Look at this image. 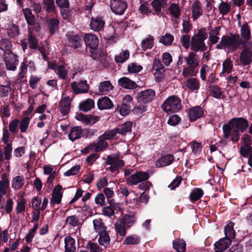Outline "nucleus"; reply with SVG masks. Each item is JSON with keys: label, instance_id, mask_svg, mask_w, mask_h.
<instances>
[{"label": "nucleus", "instance_id": "obj_7", "mask_svg": "<svg viewBox=\"0 0 252 252\" xmlns=\"http://www.w3.org/2000/svg\"><path fill=\"white\" fill-rule=\"evenodd\" d=\"M73 93L76 94H84L89 91V86L86 81H74L70 84Z\"/></svg>", "mask_w": 252, "mask_h": 252}, {"label": "nucleus", "instance_id": "obj_33", "mask_svg": "<svg viewBox=\"0 0 252 252\" xmlns=\"http://www.w3.org/2000/svg\"><path fill=\"white\" fill-rule=\"evenodd\" d=\"M113 89V86L109 81H103L99 85V91L102 94H106Z\"/></svg>", "mask_w": 252, "mask_h": 252}, {"label": "nucleus", "instance_id": "obj_52", "mask_svg": "<svg viewBox=\"0 0 252 252\" xmlns=\"http://www.w3.org/2000/svg\"><path fill=\"white\" fill-rule=\"evenodd\" d=\"M79 223V219L75 215L67 217L65 220V224L73 227L77 226Z\"/></svg>", "mask_w": 252, "mask_h": 252}, {"label": "nucleus", "instance_id": "obj_62", "mask_svg": "<svg viewBox=\"0 0 252 252\" xmlns=\"http://www.w3.org/2000/svg\"><path fill=\"white\" fill-rule=\"evenodd\" d=\"M117 134V130L115 129V128L108 130L105 131L102 135L100 136V139L109 140L114 137Z\"/></svg>", "mask_w": 252, "mask_h": 252}, {"label": "nucleus", "instance_id": "obj_15", "mask_svg": "<svg viewBox=\"0 0 252 252\" xmlns=\"http://www.w3.org/2000/svg\"><path fill=\"white\" fill-rule=\"evenodd\" d=\"M186 88L192 92H197L200 88V82L198 79L194 77H190L184 82Z\"/></svg>", "mask_w": 252, "mask_h": 252}, {"label": "nucleus", "instance_id": "obj_11", "mask_svg": "<svg viewBox=\"0 0 252 252\" xmlns=\"http://www.w3.org/2000/svg\"><path fill=\"white\" fill-rule=\"evenodd\" d=\"M84 40L86 46L91 49H96L99 44L98 37L92 33L85 34L84 37Z\"/></svg>", "mask_w": 252, "mask_h": 252}, {"label": "nucleus", "instance_id": "obj_55", "mask_svg": "<svg viewBox=\"0 0 252 252\" xmlns=\"http://www.w3.org/2000/svg\"><path fill=\"white\" fill-rule=\"evenodd\" d=\"M123 221L127 226L130 227L136 221V218L134 215H126L124 216Z\"/></svg>", "mask_w": 252, "mask_h": 252}, {"label": "nucleus", "instance_id": "obj_53", "mask_svg": "<svg viewBox=\"0 0 252 252\" xmlns=\"http://www.w3.org/2000/svg\"><path fill=\"white\" fill-rule=\"evenodd\" d=\"M219 11L222 15L228 14L230 10V5L228 3L221 1L218 6Z\"/></svg>", "mask_w": 252, "mask_h": 252}, {"label": "nucleus", "instance_id": "obj_35", "mask_svg": "<svg viewBox=\"0 0 252 252\" xmlns=\"http://www.w3.org/2000/svg\"><path fill=\"white\" fill-rule=\"evenodd\" d=\"M107 164H116L118 168L124 166V162L120 159L119 156L118 155H112L108 157L107 160Z\"/></svg>", "mask_w": 252, "mask_h": 252}, {"label": "nucleus", "instance_id": "obj_60", "mask_svg": "<svg viewBox=\"0 0 252 252\" xmlns=\"http://www.w3.org/2000/svg\"><path fill=\"white\" fill-rule=\"evenodd\" d=\"M28 41L29 46L31 48L35 49L37 48L38 45L37 41L35 36L32 33L31 31L29 32Z\"/></svg>", "mask_w": 252, "mask_h": 252}, {"label": "nucleus", "instance_id": "obj_14", "mask_svg": "<svg viewBox=\"0 0 252 252\" xmlns=\"http://www.w3.org/2000/svg\"><path fill=\"white\" fill-rule=\"evenodd\" d=\"M191 17L193 21H195L200 17L203 14L202 6L199 0H195L191 7Z\"/></svg>", "mask_w": 252, "mask_h": 252}, {"label": "nucleus", "instance_id": "obj_54", "mask_svg": "<svg viewBox=\"0 0 252 252\" xmlns=\"http://www.w3.org/2000/svg\"><path fill=\"white\" fill-rule=\"evenodd\" d=\"M174 40V37L170 33H166L164 35L162 36L159 40V42L164 45H170Z\"/></svg>", "mask_w": 252, "mask_h": 252}, {"label": "nucleus", "instance_id": "obj_32", "mask_svg": "<svg viewBox=\"0 0 252 252\" xmlns=\"http://www.w3.org/2000/svg\"><path fill=\"white\" fill-rule=\"evenodd\" d=\"M198 72L196 67L188 65L183 69L182 74L184 77H192L195 76Z\"/></svg>", "mask_w": 252, "mask_h": 252}, {"label": "nucleus", "instance_id": "obj_61", "mask_svg": "<svg viewBox=\"0 0 252 252\" xmlns=\"http://www.w3.org/2000/svg\"><path fill=\"white\" fill-rule=\"evenodd\" d=\"M30 122V118L28 117H25L22 119L20 123V128L22 132H25L26 131L29 123Z\"/></svg>", "mask_w": 252, "mask_h": 252}, {"label": "nucleus", "instance_id": "obj_34", "mask_svg": "<svg viewBox=\"0 0 252 252\" xmlns=\"http://www.w3.org/2000/svg\"><path fill=\"white\" fill-rule=\"evenodd\" d=\"M23 195H21L16 201L15 211L17 214H20L25 210L26 200L24 198Z\"/></svg>", "mask_w": 252, "mask_h": 252}, {"label": "nucleus", "instance_id": "obj_12", "mask_svg": "<svg viewBox=\"0 0 252 252\" xmlns=\"http://www.w3.org/2000/svg\"><path fill=\"white\" fill-rule=\"evenodd\" d=\"M76 119L85 125H93L98 121L100 117L97 115H84L79 114L76 117Z\"/></svg>", "mask_w": 252, "mask_h": 252}, {"label": "nucleus", "instance_id": "obj_10", "mask_svg": "<svg viewBox=\"0 0 252 252\" xmlns=\"http://www.w3.org/2000/svg\"><path fill=\"white\" fill-rule=\"evenodd\" d=\"M149 178V174L145 172H137L127 177V181L131 185H136L142 181L147 180Z\"/></svg>", "mask_w": 252, "mask_h": 252}, {"label": "nucleus", "instance_id": "obj_29", "mask_svg": "<svg viewBox=\"0 0 252 252\" xmlns=\"http://www.w3.org/2000/svg\"><path fill=\"white\" fill-rule=\"evenodd\" d=\"M9 188V181L6 174H3L0 180V191L2 194H6Z\"/></svg>", "mask_w": 252, "mask_h": 252}, {"label": "nucleus", "instance_id": "obj_8", "mask_svg": "<svg viewBox=\"0 0 252 252\" xmlns=\"http://www.w3.org/2000/svg\"><path fill=\"white\" fill-rule=\"evenodd\" d=\"M49 67L54 70L59 77L63 80H65L67 77L68 66L67 64H61L57 65L55 64H51Z\"/></svg>", "mask_w": 252, "mask_h": 252}, {"label": "nucleus", "instance_id": "obj_58", "mask_svg": "<svg viewBox=\"0 0 252 252\" xmlns=\"http://www.w3.org/2000/svg\"><path fill=\"white\" fill-rule=\"evenodd\" d=\"M166 0H162L161 2L159 0H154L150 3V5L156 12H160L162 9V3L166 4Z\"/></svg>", "mask_w": 252, "mask_h": 252}, {"label": "nucleus", "instance_id": "obj_47", "mask_svg": "<svg viewBox=\"0 0 252 252\" xmlns=\"http://www.w3.org/2000/svg\"><path fill=\"white\" fill-rule=\"evenodd\" d=\"M169 11L171 15L175 18L179 17L181 13V9L178 4L171 3L169 7Z\"/></svg>", "mask_w": 252, "mask_h": 252}, {"label": "nucleus", "instance_id": "obj_3", "mask_svg": "<svg viewBox=\"0 0 252 252\" xmlns=\"http://www.w3.org/2000/svg\"><path fill=\"white\" fill-rule=\"evenodd\" d=\"M162 108L167 114L177 112L182 108L181 100L176 95L169 96L162 104Z\"/></svg>", "mask_w": 252, "mask_h": 252}, {"label": "nucleus", "instance_id": "obj_50", "mask_svg": "<svg viewBox=\"0 0 252 252\" xmlns=\"http://www.w3.org/2000/svg\"><path fill=\"white\" fill-rule=\"evenodd\" d=\"M129 57V52L127 50L122 51L119 54L116 55L115 61L118 63L125 62Z\"/></svg>", "mask_w": 252, "mask_h": 252}, {"label": "nucleus", "instance_id": "obj_39", "mask_svg": "<svg viewBox=\"0 0 252 252\" xmlns=\"http://www.w3.org/2000/svg\"><path fill=\"white\" fill-rule=\"evenodd\" d=\"M132 123L130 122H127L115 128L117 133L125 134L131 130Z\"/></svg>", "mask_w": 252, "mask_h": 252}, {"label": "nucleus", "instance_id": "obj_63", "mask_svg": "<svg viewBox=\"0 0 252 252\" xmlns=\"http://www.w3.org/2000/svg\"><path fill=\"white\" fill-rule=\"evenodd\" d=\"M211 70L210 66L207 64H203L200 70V77L202 81H205L206 80V74L209 73Z\"/></svg>", "mask_w": 252, "mask_h": 252}, {"label": "nucleus", "instance_id": "obj_31", "mask_svg": "<svg viewBox=\"0 0 252 252\" xmlns=\"http://www.w3.org/2000/svg\"><path fill=\"white\" fill-rule=\"evenodd\" d=\"M25 184L24 177L17 176L14 177L11 182V186L14 189H21Z\"/></svg>", "mask_w": 252, "mask_h": 252}, {"label": "nucleus", "instance_id": "obj_6", "mask_svg": "<svg viewBox=\"0 0 252 252\" xmlns=\"http://www.w3.org/2000/svg\"><path fill=\"white\" fill-rule=\"evenodd\" d=\"M110 7L112 11L115 14L122 15L127 7V4L124 0H111Z\"/></svg>", "mask_w": 252, "mask_h": 252}, {"label": "nucleus", "instance_id": "obj_17", "mask_svg": "<svg viewBox=\"0 0 252 252\" xmlns=\"http://www.w3.org/2000/svg\"><path fill=\"white\" fill-rule=\"evenodd\" d=\"M118 83L122 88L126 89L133 90L138 86L134 81L126 77L120 78L118 80Z\"/></svg>", "mask_w": 252, "mask_h": 252}, {"label": "nucleus", "instance_id": "obj_46", "mask_svg": "<svg viewBox=\"0 0 252 252\" xmlns=\"http://www.w3.org/2000/svg\"><path fill=\"white\" fill-rule=\"evenodd\" d=\"M220 28L219 27H215L210 32L209 40L212 44H216L218 42L219 37L218 35L219 34Z\"/></svg>", "mask_w": 252, "mask_h": 252}, {"label": "nucleus", "instance_id": "obj_40", "mask_svg": "<svg viewBox=\"0 0 252 252\" xmlns=\"http://www.w3.org/2000/svg\"><path fill=\"white\" fill-rule=\"evenodd\" d=\"M234 223L232 222H229L224 227V233L225 237L228 239L234 238L235 236V231L233 229Z\"/></svg>", "mask_w": 252, "mask_h": 252}, {"label": "nucleus", "instance_id": "obj_22", "mask_svg": "<svg viewBox=\"0 0 252 252\" xmlns=\"http://www.w3.org/2000/svg\"><path fill=\"white\" fill-rule=\"evenodd\" d=\"M204 113L203 110L199 106L192 107L189 111V120L191 121H194L197 119L200 118Z\"/></svg>", "mask_w": 252, "mask_h": 252}, {"label": "nucleus", "instance_id": "obj_27", "mask_svg": "<svg viewBox=\"0 0 252 252\" xmlns=\"http://www.w3.org/2000/svg\"><path fill=\"white\" fill-rule=\"evenodd\" d=\"M240 32L242 39L244 42L245 44V42L249 40L251 36V32L248 24L245 23L241 26Z\"/></svg>", "mask_w": 252, "mask_h": 252}, {"label": "nucleus", "instance_id": "obj_24", "mask_svg": "<svg viewBox=\"0 0 252 252\" xmlns=\"http://www.w3.org/2000/svg\"><path fill=\"white\" fill-rule=\"evenodd\" d=\"M97 106L100 110L108 109L113 107V103L108 97L105 96L98 99Z\"/></svg>", "mask_w": 252, "mask_h": 252}, {"label": "nucleus", "instance_id": "obj_64", "mask_svg": "<svg viewBox=\"0 0 252 252\" xmlns=\"http://www.w3.org/2000/svg\"><path fill=\"white\" fill-rule=\"evenodd\" d=\"M87 249L90 252H102L99 246L94 243H88L86 245Z\"/></svg>", "mask_w": 252, "mask_h": 252}, {"label": "nucleus", "instance_id": "obj_30", "mask_svg": "<svg viewBox=\"0 0 252 252\" xmlns=\"http://www.w3.org/2000/svg\"><path fill=\"white\" fill-rule=\"evenodd\" d=\"M60 21L56 18L50 19L48 23L49 32L52 34L56 33L59 29Z\"/></svg>", "mask_w": 252, "mask_h": 252}, {"label": "nucleus", "instance_id": "obj_21", "mask_svg": "<svg viewBox=\"0 0 252 252\" xmlns=\"http://www.w3.org/2000/svg\"><path fill=\"white\" fill-rule=\"evenodd\" d=\"M71 99L69 96L63 98L60 102L59 109L61 113L63 115H66L70 110Z\"/></svg>", "mask_w": 252, "mask_h": 252}, {"label": "nucleus", "instance_id": "obj_16", "mask_svg": "<svg viewBox=\"0 0 252 252\" xmlns=\"http://www.w3.org/2000/svg\"><path fill=\"white\" fill-rule=\"evenodd\" d=\"M105 22L100 17H93L90 26L91 29L95 32L100 31L103 29Z\"/></svg>", "mask_w": 252, "mask_h": 252}, {"label": "nucleus", "instance_id": "obj_23", "mask_svg": "<svg viewBox=\"0 0 252 252\" xmlns=\"http://www.w3.org/2000/svg\"><path fill=\"white\" fill-rule=\"evenodd\" d=\"M174 160L172 155H167L160 158L156 162L158 167H164L170 165Z\"/></svg>", "mask_w": 252, "mask_h": 252}, {"label": "nucleus", "instance_id": "obj_57", "mask_svg": "<svg viewBox=\"0 0 252 252\" xmlns=\"http://www.w3.org/2000/svg\"><path fill=\"white\" fill-rule=\"evenodd\" d=\"M139 242L140 239L138 236L131 235L126 238L124 241V244L126 245H135L139 243Z\"/></svg>", "mask_w": 252, "mask_h": 252}, {"label": "nucleus", "instance_id": "obj_4", "mask_svg": "<svg viewBox=\"0 0 252 252\" xmlns=\"http://www.w3.org/2000/svg\"><path fill=\"white\" fill-rule=\"evenodd\" d=\"M206 38V34L200 31L193 35L191 39V50L194 52L205 51L207 49V46L204 43Z\"/></svg>", "mask_w": 252, "mask_h": 252}, {"label": "nucleus", "instance_id": "obj_5", "mask_svg": "<svg viewBox=\"0 0 252 252\" xmlns=\"http://www.w3.org/2000/svg\"><path fill=\"white\" fill-rule=\"evenodd\" d=\"M155 96V91L152 89H147L139 92L136 99L139 103H147L151 102Z\"/></svg>", "mask_w": 252, "mask_h": 252}, {"label": "nucleus", "instance_id": "obj_56", "mask_svg": "<svg viewBox=\"0 0 252 252\" xmlns=\"http://www.w3.org/2000/svg\"><path fill=\"white\" fill-rule=\"evenodd\" d=\"M143 67L141 65L136 63H131L127 66V70L129 73H135L140 72Z\"/></svg>", "mask_w": 252, "mask_h": 252}, {"label": "nucleus", "instance_id": "obj_19", "mask_svg": "<svg viewBox=\"0 0 252 252\" xmlns=\"http://www.w3.org/2000/svg\"><path fill=\"white\" fill-rule=\"evenodd\" d=\"M230 239L226 237L221 239L215 244V251L216 252H221L228 248L231 243Z\"/></svg>", "mask_w": 252, "mask_h": 252}, {"label": "nucleus", "instance_id": "obj_1", "mask_svg": "<svg viewBox=\"0 0 252 252\" xmlns=\"http://www.w3.org/2000/svg\"><path fill=\"white\" fill-rule=\"evenodd\" d=\"M249 125L248 121L243 118L232 119L228 124L222 126L224 137L225 139L231 137V140L233 142L238 141L240 133L247 129Z\"/></svg>", "mask_w": 252, "mask_h": 252}, {"label": "nucleus", "instance_id": "obj_49", "mask_svg": "<svg viewBox=\"0 0 252 252\" xmlns=\"http://www.w3.org/2000/svg\"><path fill=\"white\" fill-rule=\"evenodd\" d=\"M125 225V223L121 220H117L115 224V229L120 236H124L126 234Z\"/></svg>", "mask_w": 252, "mask_h": 252}, {"label": "nucleus", "instance_id": "obj_28", "mask_svg": "<svg viewBox=\"0 0 252 252\" xmlns=\"http://www.w3.org/2000/svg\"><path fill=\"white\" fill-rule=\"evenodd\" d=\"M82 134V130L80 126H75L72 127L68 134L69 139L74 141L75 140L80 138Z\"/></svg>", "mask_w": 252, "mask_h": 252}, {"label": "nucleus", "instance_id": "obj_48", "mask_svg": "<svg viewBox=\"0 0 252 252\" xmlns=\"http://www.w3.org/2000/svg\"><path fill=\"white\" fill-rule=\"evenodd\" d=\"M10 90L11 86L9 81H5L3 84L0 85V95L2 97L7 96Z\"/></svg>", "mask_w": 252, "mask_h": 252}, {"label": "nucleus", "instance_id": "obj_25", "mask_svg": "<svg viewBox=\"0 0 252 252\" xmlns=\"http://www.w3.org/2000/svg\"><path fill=\"white\" fill-rule=\"evenodd\" d=\"M65 252H75L76 246L75 240L70 236L64 239Z\"/></svg>", "mask_w": 252, "mask_h": 252}, {"label": "nucleus", "instance_id": "obj_36", "mask_svg": "<svg viewBox=\"0 0 252 252\" xmlns=\"http://www.w3.org/2000/svg\"><path fill=\"white\" fill-rule=\"evenodd\" d=\"M12 44L11 42L7 39H2L0 40V49H1L4 55L11 52Z\"/></svg>", "mask_w": 252, "mask_h": 252}, {"label": "nucleus", "instance_id": "obj_42", "mask_svg": "<svg viewBox=\"0 0 252 252\" xmlns=\"http://www.w3.org/2000/svg\"><path fill=\"white\" fill-rule=\"evenodd\" d=\"M233 62L230 58H226L222 63V71L221 74L223 73L229 74L233 68Z\"/></svg>", "mask_w": 252, "mask_h": 252}, {"label": "nucleus", "instance_id": "obj_51", "mask_svg": "<svg viewBox=\"0 0 252 252\" xmlns=\"http://www.w3.org/2000/svg\"><path fill=\"white\" fill-rule=\"evenodd\" d=\"M173 248L178 252H185L186 243L183 240H177L173 243Z\"/></svg>", "mask_w": 252, "mask_h": 252}, {"label": "nucleus", "instance_id": "obj_18", "mask_svg": "<svg viewBox=\"0 0 252 252\" xmlns=\"http://www.w3.org/2000/svg\"><path fill=\"white\" fill-rule=\"evenodd\" d=\"M62 187L60 185H58L54 188L50 201V203L53 205L61 203L62 197Z\"/></svg>", "mask_w": 252, "mask_h": 252}, {"label": "nucleus", "instance_id": "obj_41", "mask_svg": "<svg viewBox=\"0 0 252 252\" xmlns=\"http://www.w3.org/2000/svg\"><path fill=\"white\" fill-rule=\"evenodd\" d=\"M99 237L98 239V242L100 245L103 246L105 247H107L110 244V238L108 232L105 231L102 233H98Z\"/></svg>", "mask_w": 252, "mask_h": 252}, {"label": "nucleus", "instance_id": "obj_26", "mask_svg": "<svg viewBox=\"0 0 252 252\" xmlns=\"http://www.w3.org/2000/svg\"><path fill=\"white\" fill-rule=\"evenodd\" d=\"M93 223L94 230L96 232L100 233L106 231V226L101 219H95L93 220Z\"/></svg>", "mask_w": 252, "mask_h": 252}, {"label": "nucleus", "instance_id": "obj_9", "mask_svg": "<svg viewBox=\"0 0 252 252\" xmlns=\"http://www.w3.org/2000/svg\"><path fill=\"white\" fill-rule=\"evenodd\" d=\"M20 71L18 74V78L22 79L24 78L25 74L27 72L28 69L31 72L35 70L34 64L31 60L25 59L21 64Z\"/></svg>", "mask_w": 252, "mask_h": 252}, {"label": "nucleus", "instance_id": "obj_20", "mask_svg": "<svg viewBox=\"0 0 252 252\" xmlns=\"http://www.w3.org/2000/svg\"><path fill=\"white\" fill-rule=\"evenodd\" d=\"M184 60L188 65L196 67L199 64V58L197 54L193 52H189L188 56L184 58Z\"/></svg>", "mask_w": 252, "mask_h": 252}, {"label": "nucleus", "instance_id": "obj_59", "mask_svg": "<svg viewBox=\"0 0 252 252\" xmlns=\"http://www.w3.org/2000/svg\"><path fill=\"white\" fill-rule=\"evenodd\" d=\"M203 194V191L201 189H196L191 191L190 197L191 200L196 201L201 198Z\"/></svg>", "mask_w": 252, "mask_h": 252}, {"label": "nucleus", "instance_id": "obj_45", "mask_svg": "<svg viewBox=\"0 0 252 252\" xmlns=\"http://www.w3.org/2000/svg\"><path fill=\"white\" fill-rule=\"evenodd\" d=\"M98 141L96 144L92 145V148L94 149L95 151L98 152L106 149L108 147L107 143L104 139H100V136L98 138Z\"/></svg>", "mask_w": 252, "mask_h": 252}, {"label": "nucleus", "instance_id": "obj_44", "mask_svg": "<svg viewBox=\"0 0 252 252\" xmlns=\"http://www.w3.org/2000/svg\"><path fill=\"white\" fill-rule=\"evenodd\" d=\"M7 35L11 37H15L19 34V28L14 24H9L7 28Z\"/></svg>", "mask_w": 252, "mask_h": 252}, {"label": "nucleus", "instance_id": "obj_13", "mask_svg": "<svg viewBox=\"0 0 252 252\" xmlns=\"http://www.w3.org/2000/svg\"><path fill=\"white\" fill-rule=\"evenodd\" d=\"M240 60L244 65H247L252 62V51L249 47H244L240 55Z\"/></svg>", "mask_w": 252, "mask_h": 252}, {"label": "nucleus", "instance_id": "obj_38", "mask_svg": "<svg viewBox=\"0 0 252 252\" xmlns=\"http://www.w3.org/2000/svg\"><path fill=\"white\" fill-rule=\"evenodd\" d=\"M94 107V102L92 99L90 98L80 103L79 106L80 110L84 112L89 111Z\"/></svg>", "mask_w": 252, "mask_h": 252}, {"label": "nucleus", "instance_id": "obj_2", "mask_svg": "<svg viewBox=\"0 0 252 252\" xmlns=\"http://www.w3.org/2000/svg\"><path fill=\"white\" fill-rule=\"evenodd\" d=\"M242 44L244 45V42L238 34L223 36L220 43L217 45V48H224L229 51H232L237 50Z\"/></svg>", "mask_w": 252, "mask_h": 252}, {"label": "nucleus", "instance_id": "obj_43", "mask_svg": "<svg viewBox=\"0 0 252 252\" xmlns=\"http://www.w3.org/2000/svg\"><path fill=\"white\" fill-rule=\"evenodd\" d=\"M154 38L153 36L149 35L144 38L141 42V47L144 50L152 48L154 46Z\"/></svg>", "mask_w": 252, "mask_h": 252}, {"label": "nucleus", "instance_id": "obj_37", "mask_svg": "<svg viewBox=\"0 0 252 252\" xmlns=\"http://www.w3.org/2000/svg\"><path fill=\"white\" fill-rule=\"evenodd\" d=\"M23 13L28 25H33L35 23V19L31 9L29 8L23 9Z\"/></svg>", "mask_w": 252, "mask_h": 252}]
</instances>
